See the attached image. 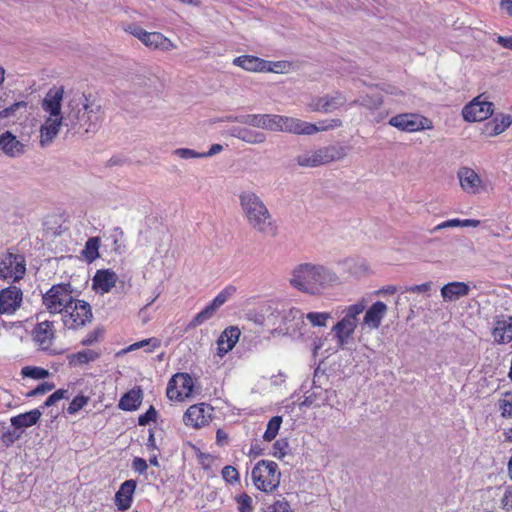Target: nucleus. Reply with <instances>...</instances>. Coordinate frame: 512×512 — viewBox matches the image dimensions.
<instances>
[{
	"instance_id": "54",
	"label": "nucleus",
	"mask_w": 512,
	"mask_h": 512,
	"mask_svg": "<svg viewBox=\"0 0 512 512\" xmlns=\"http://www.w3.org/2000/svg\"><path fill=\"white\" fill-rule=\"evenodd\" d=\"M157 416V411L153 406H150L149 409L142 415L138 417V424L140 426H146L151 421H155Z\"/></svg>"
},
{
	"instance_id": "24",
	"label": "nucleus",
	"mask_w": 512,
	"mask_h": 512,
	"mask_svg": "<svg viewBox=\"0 0 512 512\" xmlns=\"http://www.w3.org/2000/svg\"><path fill=\"white\" fill-rule=\"evenodd\" d=\"M240 330L237 327L226 328L217 340V354L223 357L231 351L239 340Z\"/></svg>"
},
{
	"instance_id": "4",
	"label": "nucleus",
	"mask_w": 512,
	"mask_h": 512,
	"mask_svg": "<svg viewBox=\"0 0 512 512\" xmlns=\"http://www.w3.org/2000/svg\"><path fill=\"white\" fill-rule=\"evenodd\" d=\"M365 308L366 302L361 300L342 311L343 317L331 329L339 348L343 349L351 342L358 325V316L364 312Z\"/></svg>"
},
{
	"instance_id": "45",
	"label": "nucleus",
	"mask_w": 512,
	"mask_h": 512,
	"mask_svg": "<svg viewBox=\"0 0 512 512\" xmlns=\"http://www.w3.org/2000/svg\"><path fill=\"white\" fill-rule=\"evenodd\" d=\"M27 102L18 101L0 111V119L15 117L19 110H25Z\"/></svg>"
},
{
	"instance_id": "59",
	"label": "nucleus",
	"mask_w": 512,
	"mask_h": 512,
	"mask_svg": "<svg viewBox=\"0 0 512 512\" xmlns=\"http://www.w3.org/2000/svg\"><path fill=\"white\" fill-rule=\"evenodd\" d=\"M246 318L247 320L252 321L260 326L263 325L265 322L264 315L256 311H249L248 313H246Z\"/></svg>"
},
{
	"instance_id": "6",
	"label": "nucleus",
	"mask_w": 512,
	"mask_h": 512,
	"mask_svg": "<svg viewBox=\"0 0 512 512\" xmlns=\"http://www.w3.org/2000/svg\"><path fill=\"white\" fill-rule=\"evenodd\" d=\"M77 300L70 283L52 285L42 295V304L50 314H63Z\"/></svg>"
},
{
	"instance_id": "38",
	"label": "nucleus",
	"mask_w": 512,
	"mask_h": 512,
	"mask_svg": "<svg viewBox=\"0 0 512 512\" xmlns=\"http://www.w3.org/2000/svg\"><path fill=\"white\" fill-rule=\"evenodd\" d=\"M282 424V417L281 416H274L272 417L268 423L266 431L264 432L263 439L265 441H272L278 434L279 429Z\"/></svg>"
},
{
	"instance_id": "22",
	"label": "nucleus",
	"mask_w": 512,
	"mask_h": 512,
	"mask_svg": "<svg viewBox=\"0 0 512 512\" xmlns=\"http://www.w3.org/2000/svg\"><path fill=\"white\" fill-rule=\"evenodd\" d=\"M230 136L235 137L248 144H262L266 141L265 133L247 127L233 126L228 130Z\"/></svg>"
},
{
	"instance_id": "23",
	"label": "nucleus",
	"mask_w": 512,
	"mask_h": 512,
	"mask_svg": "<svg viewBox=\"0 0 512 512\" xmlns=\"http://www.w3.org/2000/svg\"><path fill=\"white\" fill-rule=\"evenodd\" d=\"M117 279V274L110 269L98 270L92 279L93 288L101 294L108 293L115 286Z\"/></svg>"
},
{
	"instance_id": "15",
	"label": "nucleus",
	"mask_w": 512,
	"mask_h": 512,
	"mask_svg": "<svg viewBox=\"0 0 512 512\" xmlns=\"http://www.w3.org/2000/svg\"><path fill=\"white\" fill-rule=\"evenodd\" d=\"M493 107L492 102L480 95L465 105L462 114L468 122H480L488 119L493 114Z\"/></svg>"
},
{
	"instance_id": "63",
	"label": "nucleus",
	"mask_w": 512,
	"mask_h": 512,
	"mask_svg": "<svg viewBox=\"0 0 512 512\" xmlns=\"http://www.w3.org/2000/svg\"><path fill=\"white\" fill-rule=\"evenodd\" d=\"M223 150V146L220 144H213L207 152H202L203 158L214 156Z\"/></svg>"
},
{
	"instance_id": "61",
	"label": "nucleus",
	"mask_w": 512,
	"mask_h": 512,
	"mask_svg": "<svg viewBox=\"0 0 512 512\" xmlns=\"http://www.w3.org/2000/svg\"><path fill=\"white\" fill-rule=\"evenodd\" d=\"M323 103V97H316L309 102L308 107L311 111L323 112Z\"/></svg>"
},
{
	"instance_id": "33",
	"label": "nucleus",
	"mask_w": 512,
	"mask_h": 512,
	"mask_svg": "<svg viewBox=\"0 0 512 512\" xmlns=\"http://www.w3.org/2000/svg\"><path fill=\"white\" fill-rule=\"evenodd\" d=\"M216 311L217 309L209 303L193 317V319L189 322L187 326L188 329L196 328L197 326H200L206 321L210 320L214 316Z\"/></svg>"
},
{
	"instance_id": "13",
	"label": "nucleus",
	"mask_w": 512,
	"mask_h": 512,
	"mask_svg": "<svg viewBox=\"0 0 512 512\" xmlns=\"http://www.w3.org/2000/svg\"><path fill=\"white\" fill-rule=\"evenodd\" d=\"M305 314L298 308H290L282 316L279 330L291 337H300L305 334Z\"/></svg>"
},
{
	"instance_id": "51",
	"label": "nucleus",
	"mask_w": 512,
	"mask_h": 512,
	"mask_svg": "<svg viewBox=\"0 0 512 512\" xmlns=\"http://www.w3.org/2000/svg\"><path fill=\"white\" fill-rule=\"evenodd\" d=\"M173 154L181 159H195V158H203V155H201V152H197L190 148H178L173 151Z\"/></svg>"
},
{
	"instance_id": "36",
	"label": "nucleus",
	"mask_w": 512,
	"mask_h": 512,
	"mask_svg": "<svg viewBox=\"0 0 512 512\" xmlns=\"http://www.w3.org/2000/svg\"><path fill=\"white\" fill-rule=\"evenodd\" d=\"M331 319L330 312H309L305 314V320L313 327H326L328 320Z\"/></svg>"
},
{
	"instance_id": "44",
	"label": "nucleus",
	"mask_w": 512,
	"mask_h": 512,
	"mask_svg": "<svg viewBox=\"0 0 512 512\" xmlns=\"http://www.w3.org/2000/svg\"><path fill=\"white\" fill-rule=\"evenodd\" d=\"M264 512H294L285 498L275 500L266 506Z\"/></svg>"
},
{
	"instance_id": "7",
	"label": "nucleus",
	"mask_w": 512,
	"mask_h": 512,
	"mask_svg": "<svg viewBox=\"0 0 512 512\" xmlns=\"http://www.w3.org/2000/svg\"><path fill=\"white\" fill-rule=\"evenodd\" d=\"M346 155L345 148L339 145L320 147L316 150L305 151L296 157V163L301 167H318L340 160Z\"/></svg>"
},
{
	"instance_id": "27",
	"label": "nucleus",
	"mask_w": 512,
	"mask_h": 512,
	"mask_svg": "<svg viewBox=\"0 0 512 512\" xmlns=\"http://www.w3.org/2000/svg\"><path fill=\"white\" fill-rule=\"evenodd\" d=\"M470 292V286L464 282L454 281L444 285L441 290V296L446 302L457 301L465 297Z\"/></svg>"
},
{
	"instance_id": "2",
	"label": "nucleus",
	"mask_w": 512,
	"mask_h": 512,
	"mask_svg": "<svg viewBox=\"0 0 512 512\" xmlns=\"http://www.w3.org/2000/svg\"><path fill=\"white\" fill-rule=\"evenodd\" d=\"M338 282L339 278L334 270L312 262L294 266L289 278V284L294 289L310 296H320Z\"/></svg>"
},
{
	"instance_id": "34",
	"label": "nucleus",
	"mask_w": 512,
	"mask_h": 512,
	"mask_svg": "<svg viewBox=\"0 0 512 512\" xmlns=\"http://www.w3.org/2000/svg\"><path fill=\"white\" fill-rule=\"evenodd\" d=\"M323 112L329 113L332 112L346 103V98L339 92L334 93L333 95L323 96Z\"/></svg>"
},
{
	"instance_id": "5",
	"label": "nucleus",
	"mask_w": 512,
	"mask_h": 512,
	"mask_svg": "<svg viewBox=\"0 0 512 512\" xmlns=\"http://www.w3.org/2000/svg\"><path fill=\"white\" fill-rule=\"evenodd\" d=\"M251 479L255 488L266 494L273 493L280 485L281 472L276 462L260 460L251 471Z\"/></svg>"
},
{
	"instance_id": "30",
	"label": "nucleus",
	"mask_w": 512,
	"mask_h": 512,
	"mask_svg": "<svg viewBox=\"0 0 512 512\" xmlns=\"http://www.w3.org/2000/svg\"><path fill=\"white\" fill-rule=\"evenodd\" d=\"M142 399V390L140 388H133L120 398L118 407L124 411H134L141 405Z\"/></svg>"
},
{
	"instance_id": "42",
	"label": "nucleus",
	"mask_w": 512,
	"mask_h": 512,
	"mask_svg": "<svg viewBox=\"0 0 512 512\" xmlns=\"http://www.w3.org/2000/svg\"><path fill=\"white\" fill-rule=\"evenodd\" d=\"M89 402V397L84 395H77L73 398V400L70 402L67 413L69 415H75L78 413L81 409H83Z\"/></svg>"
},
{
	"instance_id": "10",
	"label": "nucleus",
	"mask_w": 512,
	"mask_h": 512,
	"mask_svg": "<svg viewBox=\"0 0 512 512\" xmlns=\"http://www.w3.org/2000/svg\"><path fill=\"white\" fill-rule=\"evenodd\" d=\"M125 31L139 39L149 49L167 52L176 48V45L162 33L148 32L137 24L128 25Z\"/></svg>"
},
{
	"instance_id": "18",
	"label": "nucleus",
	"mask_w": 512,
	"mask_h": 512,
	"mask_svg": "<svg viewBox=\"0 0 512 512\" xmlns=\"http://www.w3.org/2000/svg\"><path fill=\"white\" fill-rule=\"evenodd\" d=\"M210 407L204 403L190 406L183 415L186 426L201 428L209 423L211 418Z\"/></svg>"
},
{
	"instance_id": "28",
	"label": "nucleus",
	"mask_w": 512,
	"mask_h": 512,
	"mask_svg": "<svg viewBox=\"0 0 512 512\" xmlns=\"http://www.w3.org/2000/svg\"><path fill=\"white\" fill-rule=\"evenodd\" d=\"M0 149L9 157H16L24 152V145L9 131L0 135Z\"/></svg>"
},
{
	"instance_id": "20",
	"label": "nucleus",
	"mask_w": 512,
	"mask_h": 512,
	"mask_svg": "<svg viewBox=\"0 0 512 512\" xmlns=\"http://www.w3.org/2000/svg\"><path fill=\"white\" fill-rule=\"evenodd\" d=\"M387 305L382 301L373 303L365 312L363 317V327L370 330H376L381 325L382 319L386 315Z\"/></svg>"
},
{
	"instance_id": "62",
	"label": "nucleus",
	"mask_w": 512,
	"mask_h": 512,
	"mask_svg": "<svg viewBox=\"0 0 512 512\" xmlns=\"http://www.w3.org/2000/svg\"><path fill=\"white\" fill-rule=\"evenodd\" d=\"M496 42L501 45L503 48L512 50V36H497Z\"/></svg>"
},
{
	"instance_id": "57",
	"label": "nucleus",
	"mask_w": 512,
	"mask_h": 512,
	"mask_svg": "<svg viewBox=\"0 0 512 512\" xmlns=\"http://www.w3.org/2000/svg\"><path fill=\"white\" fill-rule=\"evenodd\" d=\"M132 468L139 474H144L147 471L148 465L143 458L135 457L132 462Z\"/></svg>"
},
{
	"instance_id": "37",
	"label": "nucleus",
	"mask_w": 512,
	"mask_h": 512,
	"mask_svg": "<svg viewBox=\"0 0 512 512\" xmlns=\"http://www.w3.org/2000/svg\"><path fill=\"white\" fill-rule=\"evenodd\" d=\"M235 292L236 287L233 285H228L215 296L210 304L218 310L235 294Z\"/></svg>"
},
{
	"instance_id": "31",
	"label": "nucleus",
	"mask_w": 512,
	"mask_h": 512,
	"mask_svg": "<svg viewBox=\"0 0 512 512\" xmlns=\"http://www.w3.org/2000/svg\"><path fill=\"white\" fill-rule=\"evenodd\" d=\"M232 63L249 72H263V68H265V60L253 55L236 57Z\"/></svg>"
},
{
	"instance_id": "1",
	"label": "nucleus",
	"mask_w": 512,
	"mask_h": 512,
	"mask_svg": "<svg viewBox=\"0 0 512 512\" xmlns=\"http://www.w3.org/2000/svg\"><path fill=\"white\" fill-rule=\"evenodd\" d=\"M63 98V87H54L46 93L42 101L41 107L45 115L40 127L41 147L50 145L63 125L75 133H95L102 124V106L92 95L81 92L67 95L64 111Z\"/></svg>"
},
{
	"instance_id": "56",
	"label": "nucleus",
	"mask_w": 512,
	"mask_h": 512,
	"mask_svg": "<svg viewBox=\"0 0 512 512\" xmlns=\"http://www.w3.org/2000/svg\"><path fill=\"white\" fill-rule=\"evenodd\" d=\"M21 434L16 433L15 431H6L2 434L1 440L3 444L7 447L12 445L16 440L20 438Z\"/></svg>"
},
{
	"instance_id": "11",
	"label": "nucleus",
	"mask_w": 512,
	"mask_h": 512,
	"mask_svg": "<svg viewBox=\"0 0 512 512\" xmlns=\"http://www.w3.org/2000/svg\"><path fill=\"white\" fill-rule=\"evenodd\" d=\"M71 306L62 314V322L65 328L78 330L92 321L93 313L88 302L77 299Z\"/></svg>"
},
{
	"instance_id": "3",
	"label": "nucleus",
	"mask_w": 512,
	"mask_h": 512,
	"mask_svg": "<svg viewBox=\"0 0 512 512\" xmlns=\"http://www.w3.org/2000/svg\"><path fill=\"white\" fill-rule=\"evenodd\" d=\"M239 203L249 226L265 235L276 233L275 221L261 197L254 191L245 190L239 195Z\"/></svg>"
},
{
	"instance_id": "35",
	"label": "nucleus",
	"mask_w": 512,
	"mask_h": 512,
	"mask_svg": "<svg viewBox=\"0 0 512 512\" xmlns=\"http://www.w3.org/2000/svg\"><path fill=\"white\" fill-rule=\"evenodd\" d=\"M99 247L98 237H91L86 241L82 254L88 262H93L99 257Z\"/></svg>"
},
{
	"instance_id": "29",
	"label": "nucleus",
	"mask_w": 512,
	"mask_h": 512,
	"mask_svg": "<svg viewBox=\"0 0 512 512\" xmlns=\"http://www.w3.org/2000/svg\"><path fill=\"white\" fill-rule=\"evenodd\" d=\"M42 412L39 409L18 414L11 417V425L15 429H25L35 425L41 418Z\"/></svg>"
},
{
	"instance_id": "19",
	"label": "nucleus",
	"mask_w": 512,
	"mask_h": 512,
	"mask_svg": "<svg viewBox=\"0 0 512 512\" xmlns=\"http://www.w3.org/2000/svg\"><path fill=\"white\" fill-rule=\"evenodd\" d=\"M55 338L54 324L52 321H41L33 330V339L42 350H49Z\"/></svg>"
},
{
	"instance_id": "43",
	"label": "nucleus",
	"mask_w": 512,
	"mask_h": 512,
	"mask_svg": "<svg viewBox=\"0 0 512 512\" xmlns=\"http://www.w3.org/2000/svg\"><path fill=\"white\" fill-rule=\"evenodd\" d=\"M345 264L350 273L355 276H360L367 270L366 262L363 259H348L345 261Z\"/></svg>"
},
{
	"instance_id": "17",
	"label": "nucleus",
	"mask_w": 512,
	"mask_h": 512,
	"mask_svg": "<svg viewBox=\"0 0 512 512\" xmlns=\"http://www.w3.org/2000/svg\"><path fill=\"white\" fill-rule=\"evenodd\" d=\"M23 292L16 286H9L0 291V314L12 315L21 306Z\"/></svg>"
},
{
	"instance_id": "21",
	"label": "nucleus",
	"mask_w": 512,
	"mask_h": 512,
	"mask_svg": "<svg viewBox=\"0 0 512 512\" xmlns=\"http://www.w3.org/2000/svg\"><path fill=\"white\" fill-rule=\"evenodd\" d=\"M494 342L497 344H508L512 341V317L501 316L496 319L492 330Z\"/></svg>"
},
{
	"instance_id": "48",
	"label": "nucleus",
	"mask_w": 512,
	"mask_h": 512,
	"mask_svg": "<svg viewBox=\"0 0 512 512\" xmlns=\"http://www.w3.org/2000/svg\"><path fill=\"white\" fill-rule=\"evenodd\" d=\"M221 474L227 483L234 484L239 481V472L231 465L223 467Z\"/></svg>"
},
{
	"instance_id": "50",
	"label": "nucleus",
	"mask_w": 512,
	"mask_h": 512,
	"mask_svg": "<svg viewBox=\"0 0 512 512\" xmlns=\"http://www.w3.org/2000/svg\"><path fill=\"white\" fill-rule=\"evenodd\" d=\"M287 67L288 64L285 61L265 60V68H263V72L283 73L287 69Z\"/></svg>"
},
{
	"instance_id": "26",
	"label": "nucleus",
	"mask_w": 512,
	"mask_h": 512,
	"mask_svg": "<svg viewBox=\"0 0 512 512\" xmlns=\"http://www.w3.org/2000/svg\"><path fill=\"white\" fill-rule=\"evenodd\" d=\"M316 124L286 116L284 133H291L296 135H313L317 133Z\"/></svg>"
},
{
	"instance_id": "49",
	"label": "nucleus",
	"mask_w": 512,
	"mask_h": 512,
	"mask_svg": "<svg viewBox=\"0 0 512 512\" xmlns=\"http://www.w3.org/2000/svg\"><path fill=\"white\" fill-rule=\"evenodd\" d=\"M500 408L503 417H512V392L504 394L500 400Z\"/></svg>"
},
{
	"instance_id": "58",
	"label": "nucleus",
	"mask_w": 512,
	"mask_h": 512,
	"mask_svg": "<svg viewBox=\"0 0 512 512\" xmlns=\"http://www.w3.org/2000/svg\"><path fill=\"white\" fill-rule=\"evenodd\" d=\"M340 125H341V121L338 119H334L329 122L321 121V122H319V125L316 124V128L318 129L317 132H320V131H327L329 129L339 127Z\"/></svg>"
},
{
	"instance_id": "8",
	"label": "nucleus",
	"mask_w": 512,
	"mask_h": 512,
	"mask_svg": "<svg viewBox=\"0 0 512 512\" xmlns=\"http://www.w3.org/2000/svg\"><path fill=\"white\" fill-rule=\"evenodd\" d=\"M227 120L272 132H284L286 116L279 114H243L229 116Z\"/></svg>"
},
{
	"instance_id": "55",
	"label": "nucleus",
	"mask_w": 512,
	"mask_h": 512,
	"mask_svg": "<svg viewBox=\"0 0 512 512\" xmlns=\"http://www.w3.org/2000/svg\"><path fill=\"white\" fill-rule=\"evenodd\" d=\"M102 334L101 329H95L87 334L85 338L82 339L81 344L84 346H90L93 343L97 342L99 337Z\"/></svg>"
},
{
	"instance_id": "25",
	"label": "nucleus",
	"mask_w": 512,
	"mask_h": 512,
	"mask_svg": "<svg viewBox=\"0 0 512 512\" xmlns=\"http://www.w3.org/2000/svg\"><path fill=\"white\" fill-rule=\"evenodd\" d=\"M136 485V481L132 479L126 480L120 485L115 494V504L119 510H127L131 506Z\"/></svg>"
},
{
	"instance_id": "46",
	"label": "nucleus",
	"mask_w": 512,
	"mask_h": 512,
	"mask_svg": "<svg viewBox=\"0 0 512 512\" xmlns=\"http://www.w3.org/2000/svg\"><path fill=\"white\" fill-rule=\"evenodd\" d=\"M495 126L493 132L498 135L504 132L512 123V117L510 115H501V117L495 118Z\"/></svg>"
},
{
	"instance_id": "64",
	"label": "nucleus",
	"mask_w": 512,
	"mask_h": 512,
	"mask_svg": "<svg viewBox=\"0 0 512 512\" xmlns=\"http://www.w3.org/2000/svg\"><path fill=\"white\" fill-rule=\"evenodd\" d=\"M502 502L504 507L507 509H512V488H509L505 491Z\"/></svg>"
},
{
	"instance_id": "47",
	"label": "nucleus",
	"mask_w": 512,
	"mask_h": 512,
	"mask_svg": "<svg viewBox=\"0 0 512 512\" xmlns=\"http://www.w3.org/2000/svg\"><path fill=\"white\" fill-rule=\"evenodd\" d=\"M236 502L240 512H253L252 498L248 494L242 493L238 495Z\"/></svg>"
},
{
	"instance_id": "52",
	"label": "nucleus",
	"mask_w": 512,
	"mask_h": 512,
	"mask_svg": "<svg viewBox=\"0 0 512 512\" xmlns=\"http://www.w3.org/2000/svg\"><path fill=\"white\" fill-rule=\"evenodd\" d=\"M288 447L289 444L285 439L277 440L273 444L272 455L276 458L282 459L287 454Z\"/></svg>"
},
{
	"instance_id": "14",
	"label": "nucleus",
	"mask_w": 512,
	"mask_h": 512,
	"mask_svg": "<svg viewBox=\"0 0 512 512\" xmlns=\"http://www.w3.org/2000/svg\"><path fill=\"white\" fill-rule=\"evenodd\" d=\"M389 124L405 132H416L432 127L430 120L415 113H403L393 116L390 118Z\"/></svg>"
},
{
	"instance_id": "41",
	"label": "nucleus",
	"mask_w": 512,
	"mask_h": 512,
	"mask_svg": "<svg viewBox=\"0 0 512 512\" xmlns=\"http://www.w3.org/2000/svg\"><path fill=\"white\" fill-rule=\"evenodd\" d=\"M123 237H124V233H123L122 229L119 227H115L110 234V238L112 239V242H113V250L116 253L121 254L125 251Z\"/></svg>"
},
{
	"instance_id": "60",
	"label": "nucleus",
	"mask_w": 512,
	"mask_h": 512,
	"mask_svg": "<svg viewBox=\"0 0 512 512\" xmlns=\"http://www.w3.org/2000/svg\"><path fill=\"white\" fill-rule=\"evenodd\" d=\"M431 289V283L426 282L419 285L411 286L407 289L408 292L411 293H425L428 292Z\"/></svg>"
},
{
	"instance_id": "53",
	"label": "nucleus",
	"mask_w": 512,
	"mask_h": 512,
	"mask_svg": "<svg viewBox=\"0 0 512 512\" xmlns=\"http://www.w3.org/2000/svg\"><path fill=\"white\" fill-rule=\"evenodd\" d=\"M54 389V384L49 382H42L36 388L29 391L26 396L34 397L37 395H43Z\"/></svg>"
},
{
	"instance_id": "12",
	"label": "nucleus",
	"mask_w": 512,
	"mask_h": 512,
	"mask_svg": "<svg viewBox=\"0 0 512 512\" xmlns=\"http://www.w3.org/2000/svg\"><path fill=\"white\" fill-rule=\"evenodd\" d=\"M193 378L187 373H177L168 382L166 395L170 400L182 401L192 395Z\"/></svg>"
},
{
	"instance_id": "9",
	"label": "nucleus",
	"mask_w": 512,
	"mask_h": 512,
	"mask_svg": "<svg viewBox=\"0 0 512 512\" xmlns=\"http://www.w3.org/2000/svg\"><path fill=\"white\" fill-rule=\"evenodd\" d=\"M26 273V260L22 254L5 252L0 255V279L17 282Z\"/></svg>"
},
{
	"instance_id": "16",
	"label": "nucleus",
	"mask_w": 512,
	"mask_h": 512,
	"mask_svg": "<svg viewBox=\"0 0 512 512\" xmlns=\"http://www.w3.org/2000/svg\"><path fill=\"white\" fill-rule=\"evenodd\" d=\"M457 178L462 190L469 195H478L486 189L485 182L472 168H459Z\"/></svg>"
},
{
	"instance_id": "39",
	"label": "nucleus",
	"mask_w": 512,
	"mask_h": 512,
	"mask_svg": "<svg viewBox=\"0 0 512 512\" xmlns=\"http://www.w3.org/2000/svg\"><path fill=\"white\" fill-rule=\"evenodd\" d=\"M160 340L156 337L144 339L131 344L127 351H134L140 348H144L146 352H153L156 348L160 347Z\"/></svg>"
},
{
	"instance_id": "40",
	"label": "nucleus",
	"mask_w": 512,
	"mask_h": 512,
	"mask_svg": "<svg viewBox=\"0 0 512 512\" xmlns=\"http://www.w3.org/2000/svg\"><path fill=\"white\" fill-rule=\"evenodd\" d=\"M21 374L24 377H29L32 379L40 380L45 379L49 376L48 370L41 368V367H34V366H25L21 370Z\"/></svg>"
},
{
	"instance_id": "32",
	"label": "nucleus",
	"mask_w": 512,
	"mask_h": 512,
	"mask_svg": "<svg viewBox=\"0 0 512 512\" xmlns=\"http://www.w3.org/2000/svg\"><path fill=\"white\" fill-rule=\"evenodd\" d=\"M99 357L100 354L98 352L91 349H85L68 355L67 359L71 366H78L93 362Z\"/></svg>"
}]
</instances>
